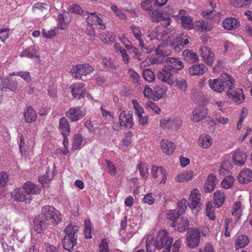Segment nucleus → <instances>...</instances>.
<instances>
[{"instance_id":"nucleus-1","label":"nucleus","mask_w":252,"mask_h":252,"mask_svg":"<svg viewBox=\"0 0 252 252\" xmlns=\"http://www.w3.org/2000/svg\"><path fill=\"white\" fill-rule=\"evenodd\" d=\"M78 230V226L72 224L67 225L64 230L65 234L63 239V246L65 250L69 252H72L73 248L76 245Z\"/></svg>"},{"instance_id":"nucleus-2","label":"nucleus","mask_w":252,"mask_h":252,"mask_svg":"<svg viewBox=\"0 0 252 252\" xmlns=\"http://www.w3.org/2000/svg\"><path fill=\"white\" fill-rule=\"evenodd\" d=\"M41 214L49 224L57 225L62 220L60 212L52 206L45 205L42 207Z\"/></svg>"},{"instance_id":"nucleus-3","label":"nucleus","mask_w":252,"mask_h":252,"mask_svg":"<svg viewBox=\"0 0 252 252\" xmlns=\"http://www.w3.org/2000/svg\"><path fill=\"white\" fill-rule=\"evenodd\" d=\"M157 250L163 249V252H169L171 250L173 238L169 235L168 232L165 230L159 231L157 235Z\"/></svg>"},{"instance_id":"nucleus-4","label":"nucleus","mask_w":252,"mask_h":252,"mask_svg":"<svg viewBox=\"0 0 252 252\" xmlns=\"http://www.w3.org/2000/svg\"><path fill=\"white\" fill-rule=\"evenodd\" d=\"M210 87L217 93H221L225 90L235 88V80H209Z\"/></svg>"},{"instance_id":"nucleus-5","label":"nucleus","mask_w":252,"mask_h":252,"mask_svg":"<svg viewBox=\"0 0 252 252\" xmlns=\"http://www.w3.org/2000/svg\"><path fill=\"white\" fill-rule=\"evenodd\" d=\"M200 231L196 228H189L187 233L186 243L188 247H197L200 242Z\"/></svg>"},{"instance_id":"nucleus-6","label":"nucleus","mask_w":252,"mask_h":252,"mask_svg":"<svg viewBox=\"0 0 252 252\" xmlns=\"http://www.w3.org/2000/svg\"><path fill=\"white\" fill-rule=\"evenodd\" d=\"M94 70V67L91 66L89 64L84 63L72 66V68L70 71L73 77L76 79H81L82 76H86L87 74H90Z\"/></svg>"},{"instance_id":"nucleus-7","label":"nucleus","mask_w":252,"mask_h":252,"mask_svg":"<svg viewBox=\"0 0 252 252\" xmlns=\"http://www.w3.org/2000/svg\"><path fill=\"white\" fill-rule=\"evenodd\" d=\"M247 158V155L244 149L238 148L232 152V161L239 167L243 166Z\"/></svg>"},{"instance_id":"nucleus-8","label":"nucleus","mask_w":252,"mask_h":252,"mask_svg":"<svg viewBox=\"0 0 252 252\" xmlns=\"http://www.w3.org/2000/svg\"><path fill=\"white\" fill-rule=\"evenodd\" d=\"M86 115L85 110L80 106L70 107L65 113L66 116L71 121L76 122Z\"/></svg>"},{"instance_id":"nucleus-9","label":"nucleus","mask_w":252,"mask_h":252,"mask_svg":"<svg viewBox=\"0 0 252 252\" xmlns=\"http://www.w3.org/2000/svg\"><path fill=\"white\" fill-rule=\"evenodd\" d=\"M151 175L156 181L160 184L165 183L167 180V173L164 168L158 167L156 165L152 166Z\"/></svg>"},{"instance_id":"nucleus-10","label":"nucleus","mask_w":252,"mask_h":252,"mask_svg":"<svg viewBox=\"0 0 252 252\" xmlns=\"http://www.w3.org/2000/svg\"><path fill=\"white\" fill-rule=\"evenodd\" d=\"M119 121L121 122L124 128H131L133 125L132 112L130 111H122L119 115Z\"/></svg>"},{"instance_id":"nucleus-11","label":"nucleus","mask_w":252,"mask_h":252,"mask_svg":"<svg viewBox=\"0 0 252 252\" xmlns=\"http://www.w3.org/2000/svg\"><path fill=\"white\" fill-rule=\"evenodd\" d=\"M233 89H228L226 95L228 97L232 99L233 101L237 104H241L245 99V96L242 89L237 88L232 91Z\"/></svg>"},{"instance_id":"nucleus-12","label":"nucleus","mask_w":252,"mask_h":252,"mask_svg":"<svg viewBox=\"0 0 252 252\" xmlns=\"http://www.w3.org/2000/svg\"><path fill=\"white\" fill-rule=\"evenodd\" d=\"M85 85L82 82H77L71 85L69 88L73 97L76 99L84 98Z\"/></svg>"},{"instance_id":"nucleus-13","label":"nucleus","mask_w":252,"mask_h":252,"mask_svg":"<svg viewBox=\"0 0 252 252\" xmlns=\"http://www.w3.org/2000/svg\"><path fill=\"white\" fill-rule=\"evenodd\" d=\"M186 11L180 10L179 11V19L181 20V25L183 28L187 30H190L194 28L196 26V21L193 22V19L190 16L185 15Z\"/></svg>"},{"instance_id":"nucleus-14","label":"nucleus","mask_w":252,"mask_h":252,"mask_svg":"<svg viewBox=\"0 0 252 252\" xmlns=\"http://www.w3.org/2000/svg\"><path fill=\"white\" fill-rule=\"evenodd\" d=\"M11 196L16 201L24 202L26 203H30L32 200V196L24 192L23 189H16L11 192Z\"/></svg>"},{"instance_id":"nucleus-15","label":"nucleus","mask_w":252,"mask_h":252,"mask_svg":"<svg viewBox=\"0 0 252 252\" xmlns=\"http://www.w3.org/2000/svg\"><path fill=\"white\" fill-rule=\"evenodd\" d=\"M237 180L240 184H247L252 181V171L248 168H244L238 174Z\"/></svg>"},{"instance_id":"nucleus-16","label":"nucleus","mask_w":252,"mask_h":252,"mask_svg":"<svg viewBox=\"0 0 252 252\" xmlns=\"http://www.w3.org/2000/svg\"><path fill=\"white\" fill-rule=\"evenodd\" d=\"M69 13L68 11L64 10L58 16V27L61 30H65L67 28L68 25L70 22Z\"/></svg>"},{"instance_id":"nucleus-17","label":"nucleus","mask_w":252,"mask_h":252,"mask_svg":"<svg viewBox=\"0 0 252 252\" xmlns=\"http://www.w3.org/2000/svg\"><path fill=\"white\" fill-rule=\"evenodd\" d=\"M200 51L205 63L208 65H212L214 61V54L211 50L206 46H203L201 47Z\"/></svg>"},{"instance_id":"nucleus-18","label":"nucleus","mask_w":252,"mask_h":252,"mask_svg":"<svg viewBox=\"0 0 252 252\" xmlns=\"http://www.w3.org/2000/svg\"><path fill=\"white\" fill-rule=\"evenodd\" d=\"M160 145L163 152L167 155H172L176 147L172 141L167 139H162L160 141Z\"/></svg>"},{"instance_id":"nucleus-19","label":"nucleus","mask_w":252,"mask_h":252,"mask_svg":"<svg viewBox=\"0 0 252 252\" xmlns=\"http://www.w3.org/2000/svg\"><path fill=\"white\" fill-rule=\"evenodd\" d=\"M23 189L27 194H38L41 191V188L39 186L31 182H26L24 184Z\"/></svg>"},{"instance_id":"nucleus-20","label":"nucleus","mask_w":252,"mask_h":252,"mask_svg":"<svg viewBox=\"0 0 252 252\" xmlns=\"http://www.w3.org/2000/svg\"><path fill=\"white\" fill-rule=\"evenodd\" d=\"M240 26L239 21L236 18L229 17L225 18L222 22V27L227 30H233Z\"/></svg>"},{"instance_id":"nucleus-21","label":"nucleus","mask_w":252,"mask_h":252,"mask_svg":"<svg viewBox=\"0 0 252 252\" xmlns=\"http://www.w3.org/2000/svg\"><path fill=\"white\" fill-rule=\"evenodd\" d=\"M208 114V110L205 108L195 109L192 112L191 120L198 122L204 119Z\"/></svg>"},{"instance_id":"nucleus-22","label":"nucleus","mask_w":252,"mask_h":252,"mask_svg":"<svg viewBox=\"0 0 252 252\" xmlns=\"http://www.w3.org/2000/svg\"><path fill=\"white\" fill-rule=\"evenodd\" d=\"M24 116L25 122L27 123L34 122L37 118V114L32 106L26 107L24 112Z\"/></svg>"},{"instance_id":"nucleus-23","label":"nucleus","mask_w":252,"mask_h":252,"mask_svg":"<svg viewBox=\"0 0 252 252\" xmlns=\"http://www.w3.org/2000/svg\"><path fill=\"white\" fill-rule=\"evenodd\" d=\"M200 196L199 191L197 189H193L189 196L191 202L189 204V207L191 209L196 208L200 203Z\"/></svg>"},{"instance_id":"nucleus-24","label":"nucleus","mask_w":252,"mask_h":252,"mask_svg":"<svg viewBox=\"0 0 252 252\" xmlns=\"http://www.w3.org/2000/svg\"><path fill=\"white\" fill-rule=\"evenodd\" d=\"M17 84L15 80H0V89L3 91L7 90L14 91L17 88Z\"/></svg>"},{"instance_id":"nucleus-25","label":"nucleus","mask_w":252,"mask_h":252,"mask_svg":"<svg viewBox=\"0 0 252 252\" xmlns=\"http://www.w3.org/2000/svg\"><path fill=\"white\" fill-rule=\"evenodd\" d=\"M189 225V221L187 217L179 218L177 224H176L175 220L173 221L172 224L173 227H175L177 225V229L180 232H185Z\"/></svg>"},{"instance_id":"nucleus-26","label":"nucleus","mask_w":252,"mask_h":252,"mask_svg":"<svg viewBox=\"0 0 252 252\" xmlns=\"http://www.w3.org/2000/svg\"><path fill=\"white\" fill-rule=\"evenodd\" d=\"M59 131L63 135L68 136L70 133V125L64 117L61 118L59 120Z\"/></svg>"},{"instance_id":"nucleus-27","label":"nucleus","mask_w":252,"mask_h":252,"mask_svg":"<svg viewBox=\"0 0 252 252\" xmlns=\"http://www.w3.org/2000/svg\"><path fill=\"white\" fill-rule=\"evenodd\" d=\"M167 88L163 85H157L154 89L153 100L157 101L165 94Z\"/></svg>"},{"instance_id":"nucleus-28","label":"nucleus","mask_w":252,"mask_h":252,"mask_svg":"<svg viewBox=\"0 0 252 252\" xmlns=\"http://www.w3.org/2000/svg\"><path fill=\"white\" fill-rule=\"evenodd\" d=\"M213 142L212 137L208 134H201L198 139V144L203 148H208L211 146Z\"/></svg>"},{"instance_id":"nucleus-29","label":"nucleus","mask_w":252,"mask_h":252,"mask_svg":"<svg viewBox=\"0 0 252 252\" xmlns=\"http://www.w3.org/2000/svg\"><path fill=\"white\" fill-rule=\"evenodd\" d=\"M214 204L218 208L222 206L225 200V195L223 191L218 190L214 193Z\"/></svg>"},{"instance_id":"nucleus-30","label":"nucleus","mask_w":252,"mask_h":252,"mask_svg":"<svg viewBox=\"0 0 252 252\" xmlns=\"http://www.w3.org/2000/svg\"><path fill=\"white\" fill-rule=\"evenodd\" d=\"M151 16L152 21L158 22L159 20L164 21L169 19L168 15L164 14L160 10L152 9L151 13H148Z\"/></svg>"},{"instance_id":"nucleus-31","label":"nucleus","mask_w":252,"mask_h":252,"mask_svg":"<svg viewBox=\"0 0 252 252\" xmlns=\"http://www.w3.org/2000/svg\"><path fill=\"white\" fill-rule=\"evenodd\" d=\"M55 168V164H53V170L48 169L45 173L39 178V182L43 187L46 186L53 178L54 170Z\"/></svg>"},{"instance_id":"nucleus-32","label":"nucleus","mask_w":252,"mask_h":252,"mask_svg":"<svg viewBox=\"0 0 252 252\" xmlns=\"http://www.w3.org/2000/svg\"><path fill=\"white\" fill-rule=\"evenodd\" d=\"M205 65L203 63L192 65L188 69L190 76L202 75L204 73Z\"/></svg>"},{"instance_id":"nucleus-33","label":"nucleus","mask_w":252,"mask_h":252,"mask_svg":"<svg viewBox=\"0 0 252 252\" xmlns=\"http://www.w3.org/2000/svg\"><path fill=\"white\" fill-rule=\"evenodd\" d=\"M216 180L217 178L215 175L210 174L208 176L205 185L206 192H210L214 190L217 184Z\"/></svg>"},{"instance_id":"nucleus-34","label":"nucleus","mask_w":252,"mask_h":252,"mask_svg":"<svg viewBox=\"0 0 252 252\" xmlns=\"http://www.w3.org/2000/svg\"><path fill=\"white\" fill-rule=\"evenodd\" d=\"M249 243V237L246 235L238 236L235 240V248L238 250L247 246Z\"/></svg>"},{"instance_id":"nucleus-35","label":"nucleus","mask_w":252,"mask_h":252,"mask_svg":"<svg viewBox=\"0 0 252 252\" xmlns=\"http://www.w3.org/2000/svg\"><path fill=\"white\" fill-rule=\"evenodd\" d=\"M185 60L189 63H193L199 60L197 54L190 50H186L183 53Z\"/></svg>"},{"instance_id":"nucleus-36","label":"nucleus","mask_w":252,"mask_h":252,"mask_svg":"<svg viewBox=\"0 0 252 252\" xmlns=\"http://www.w3.org/2000/svg\"><path fill=\"white\" fill-rule=\"evenodd\" d=\"M166 63H171L170 65H168L170 68L176 69L177 70H181L184 67L183 63L179 60L178 59L175 58H168L166 60Z\"/></svg>"},{"instance_id":"nucleus-37","label":"nucleus","mask_w":252,"mask_h":252,"mask_svg":"<svg viewBox=\"0 0 252 252\" xmlns=\"http://www.w3.org/2000/svg\"><path fill=\"white\" fill-rule=\"evenodd\" d=\"M183 125V121L181 117L170 118L169 129L173 131H177L180 129Z\"/></svg>"},{"instance_id":"nucleus-38","label":"nucleus","mask_w":252,"mask_h":252,"mask_svg":"<svg viewBox=\"0 0 252 252\" xmlns=\"http://www.w3.org/2000/svg\"><path fill=\"white\" fill-rule=\"evenodd\" d=\"M174 72V70L170 68L168 65L164 66L158 74V79H170L173 76L172 74Z\"/></svg>"},{"instance_id":"nucleus-39","label":"nucleus","mask_w":252,"mask_h":252,"mask_svg":"<svg viewBox=\"0 0 252 252\" xmlns=\"http://www.w3.org/2000/svg\"><path fill=\"white\" fill-rule=\"evenodd\" d=\"M46 228L45 220H39L35 219L33 221V228L34 231L37 233L40 234Z\"/></svg>"},{"instance_id":"nucleus-40","label":"nucleus","mask_w":252,"mask_h":252,"mask_svg":"<svg viewBox=\"0 0 252 252\" xmlns=\"http://www.w3.org/2000/svg\"><path fill=\"white\" fill-rule=\"evenodd\" d=\"M193 176V171L189 170L179 174L176 177V180L179 182H188L192 179Z\"/></svg>"},{"instance_id":"nucleus-41","label":"nucleus","mask_w":252,"mask_h":252,"mask_svg":"<svg viewBox=\"0 0 252 252\" xmlns=\"http://www.w3.org/2000/svg\"><path fill=\"white\" fill-rule=\"evenodd\" d=\"M145 107L146 110L149 112H152L156 115H158L161 112V109L159 108L158 105L151 100H148L145 105Z\"/></svg>"},{"instance_id":"nucleus-42","label":"nucleus","mask_w":252,"mask_h":252,"mask_svg":"<svg viewBox=\"0 0 252 252\" xmlns=\"http://www.w3.org/2000/svg\"><path fill=\"white\" fill-rule=\"evenodd\" d=\"M157 239H155L151 235L148 236L146 239V251L147 252H153L155 249H157L156 247Z\"/></svg>"},{"instance_id":"nucleus-43","label":"nucleus","mask_w":252,"mask_h":252,"mask_svg":"<svg viewBox=\"0 0 252 252\" xmlns=\"http://www.w3.org/2000/svg\"><path fill=\"white\" fill-rule=\"evenodd\" d=\"M200 28L202 32H206L207 31H211L212 29V25L208 21H196V26Z\"/></svg>"},{"instance_id":"nucleus-44","label":"nucleus","mask_w":252,"mask_h":252,"mask_svg":"<svg viewBox=\"0 0 252 252\" xmlns=\"http://www.w3.org/2000/svg\"><path fill=\"white\" fill-rule=\"evenodd\" d=\"M36 53V50H35L34 46H31L29 48L21 52L20 53V56L32 58L34 57H37Z\"/></svg>"},{"instance_id":"nucleus-45","label":"nucleus","mask_w":252,"mask_h":252,"mask_svg":"<svg viewBox=\"0 0 252 252\" xmlns=\"http://www.w3.org/2000/svg\"><path fill=\"white\" fill-rule=\"evenodd\" d=\"M83 142L82 136L79 134H75L73 137L72 142V148L76 150L80 148Z\"/></svg>"},{"instance_id":"nucleus-46","label":"nucleus","mask_w":252,"mask_h":252,"mask_svg":"<svg viewBox=\"0 0 252 252\" xmlns=\"http://www.w3.org/2000/svg\"><path fill=\"white\" fill-rule=\"evenodd\" d=\"M234 179L232 176H225L221 182V186L225 189L232 188L233 186Z\"/></svg>"},{"instance_id":"nucleus-47","label":"nucleus","mask_w":252,"mask_h":252,"mask_svg":"<svg viewBox=\"0 0 252 252\" xmlns=\"http://www.w3.org/2000/svg\"><path fill=\"white\" fill-rule=\"evenodd\" d=\"M242 212V209L241 208V202L240 201L235 202L233 205L231 210L232 215L235 216L238 219H239Z\"/></svg>"},{"instance_id":"nucleus-48","label":"nucleus","mask_w":252,"mask_h":252,"mask_svg":"<svg viewBox=\"0 0 252 252\" xmlns=\"http://www.w3.org/2000/svg\"><path fill=\"white\" fill-rule=\"evenodd\" d=\"M223 228L225 229L224 235L226 237H229L230 232L233 228V223L231 219H226L224 220V225Z\"/></svg>"},{"instance_id":"nucleus-49","label":"nucleus","mask_w":252,"mask_h":252,"mask_svg":"<svg viewBox=\"0 0 252 252\" xmlns=\"http://www.w3.org/2000/svg\"><path fill=\"white\" fill-rule=\"evenodd\" d=\"M137 168L139 171L141 177L146 179L148 177V168L147 164L142 162L140 161L137 165Z\"/></svg>"},{"instance_id":"nucleus-50","label":"nucleus","mask_w":252,"mask_h":252,"mask_svg":"<svg viewBox=\"0 0 252 252\" xmlns=\"http://www.w3.org/2000/svg\"><path fill=\"white\" fill-rule=\"evenodd\" d=\"M131 30L135 37L138 40L139 42L138 46H141L143 45V40L141 38L142 33L139 28H138L134 25H132L131 26Z\"/></svg>"},{"instance_id":"nucleus-51","label":"nucleus","mask_w":252,"mask_h":252,"mask_svg":"<svg viewBox=\"0 0 252 252\" xmlns=\"http://www.w3.org/2000/svg\"><path fill=\"white\" fill-rule=\"evenodd\" d=\"M154 3V0H144L141 3V7L147 13H151L152 11V5Z\"/></svg>"},{"instance_id":"nucleus-52","label":"nucleus","mask_w":252,"mask_h":252,"mask_svg":"<svg viewBox=\"0 0 252 252\" xmlns=\"http://www.w3.org/2000/svg\"><path fill=\"white\" fill-rule=\"evenodd\" d=\"M132 103L133 105V108L136 116L141 114H145L143 108L136 100H133L132 101Z\"/></svg>"},{"instance_id":"nucleus-53","label":"nucleus","mask_w":252,"mask_h":252,"mask_svg":"<svg viewBox=\"0 0 252 252\" xmlns=\"http://www.w3.org/2000/svg\"><path fill=\"white\" fill-rule=\"evenodd\" d=\"M186 200L185 199H182L178 202L177 207V214L179 216L182 215L187 209L186 207Z\"/></svg>"},{"instance_id":"nucleus-54","label":"nucleus","mask_w":252,"mask_h":252,"mask_svg":"<svg viewBox=\"0 0 252 252\" xmlns=\"http://www.w3.org/2000/svg\"><path fill=\"white\" fill-rule=\"evenodd\" d=\"M179 38H174L171 44V46L172 49H173L176 52H179L183 48L182 47V42H181Z\"/></svg>"},{"instance_id":"nucleus-55","label":"nucleus","mask_w":252,"mask_h":252,"mask_svg":"<svg viewBox=\"0 0 252 252\" xmlns=\"http://www.w3.org/2000/svg\"><path fill=\"white\" fill-rule=\"evenodd\" d=\"M101 38L106 43L113 42L115 39V35L114 33L108 32L107 34H101Z\"/></svg>"},{"instance_id":"nucleus-56","label":"nucleus","mask_w":252,"mask_h":252,"mask_svg":"<svg viewBox=\"0 0 252 252\" xmlns=\"http://www.w3.org/2000/svg\"><path fill=\"white\" fill-rule=\"evenodd\" d=\"M99 252H110L109 243L106 239H103L101 241L99 246Z\"/></svg>"},{"instance_id":"nucleus-57","label":"nucleus","mask_w":252,"mask_h":252,"mask_svg":"<svg viewBox=\"0 0 252 252\" xmlns=\"http://www.w3.org/2000/svg\"><path fill=\"white\" fill-rule=\"evenodd\" d=\"M98 16L95 12L90 13L88 17L86 18V22L88 24L94 25L98 20Z\"/></svg>"},{"instance_id":"nucleus-58","label":"nucleus","mask_w":252,"mask_h":252,"mask_svg":"<svg viewBox=\"0 0 252 252\" xmlns=\"http://www.w3.org/2000/svg\"><path fill=\"white\" fill-rule=\"evenodd\" d=\"M206 214L207 217L211 220L215 219V216L212 205L208 203L206 207Z\"/></svg>"},{"instance_id":"nucleus-59","label":"nucleus","mask_w":252,"mask_h":252,"mask_svg":"<svg viewBox=\"0 0 252 252\" xmlns=\"http://www.w3.org/2000/svg\"><path fill=\"white\" fill-rule=\"evenodd\" d=\"M57 30L54 29L47 32L45 29H42V33L44 37L51 39L53 38L57 34Z\"/></svg>"},{"instance_id":"nucleus-60","label":"nucleus","mask_w":252,"mask_h":252,"mask_svg":"<svg viewBox=\"0 0 252 252\" xmlns=\"http://www.w3.org/2000/svg\"><path fill=\"white\" fill-rule=\"evenodd\" d=\"M9 179L8 175L4 172L0 173V187H4Z\"/></svg>"},{"instance_id":"nucleus-61","label":"nucleus","mask_w":252,"mask_h":252,"mask_svg":"<svg viewBox=\"0 0 252 252\" xmlns=\"http://www.w3.org/2000/svg\"><path fill=\"white\" fill-rule=\"evenodd\" d=\"M144 203L152 205L155 203V200L151 193H147L142 199Z\"/></svg>"},{"instance_id":"nucleus-62","label":"nucleus","mask_w":252,"mask_h":252,"mask_svg":"<svg viewBox=\"0 0 252 252\" xmlns=\"http://www.w3.org/2000/svg\"><path fill=\"white\" fill-rule=\"evenodd\" d=\"M143 79H155V75L150 68H146L143 71Z\"/></svg>"},{"instance_id":"nucleus-63","label":"nucleus","mask_w":252,"mask_h":252,"mask_svg":"<svg viewBox=\"0 0 252 252\" xmlns=\"http://www.w3.org/2000/svg\"><path fill=\"white\" fill-rule=\"evenodd\" d=\"M107 165L108 172L112 176H115L117 173V169L113 163L110 160H106Z\"/></svg>"},{"instance_id":"nucleus-64","label":"nucleus","mask_w":252,"mask_h":252,"mask_svg":"<svg viewBox=\"0 0 252 252\" xmlns=\"http://www.w3.org/2000/svg\"><path fill=\"white\" fill-rule=\"evenodd\" d=\"M138 123L142 126H145L148 123L149 116L148 115L141 114L137 116Z\"/></svg>"}]
</instances>
